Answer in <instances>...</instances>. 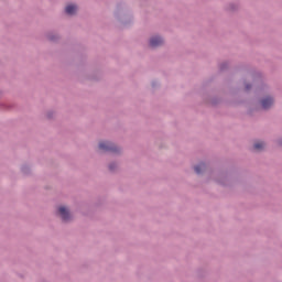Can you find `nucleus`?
<instances>
[{"instance_id":"obj_7","label":"nucleus","mask_w":282,"mask_h":282,"mask_svg":"<svg viewBox=\"0 0 282 282\" xmlns=\"http://www.w3.org/2000/svg\"><path fill=\"white\" fill-rule=\"evenodd\" d=\"M205 169H206V165H205L204 163H200V164H198V165H196V166L194 167L195 173H197L198 175H199V173H202Z\"/></svg>"},{"instance_id":"obj_3","label":"nucleus","mask_w":282,"mask_h":282,"mask_svg":"<svg viewBox=\"0 0 282 282\" xmlns=\"http://www.w3.org/2000/svg\"><path fill=\"white\" fill-rule=\"evenodd\" d=\"M164 41L160 36H154V37H151L150 40L151 47H160V45H162Z\"/></svg>"},{"instance_id":"obj_5","label":"nucleus","mask_w":282,"mask_h":282,"mask_svg":"<svg viewBox=\"0 0 282 282\" xmlns=\"http://www.w3.org/2000/svg\"><path fill=\"white\" fill-rule=\"evenodd\" d=\"M78 10V7H76V4H68L66 8H65V12L66 14H76Z\"/></svg>"},{"instance_id":"obj_9","label":"nucleus","mask_w":282,"mask_h":282,"mask_svg":"<svg viewBox=\"0 0 282 282\" xmlns=\"http://www.w3.org/2000/svg\"><path fill=\"white\" fill-rule=\"evenodd\" d=\"M246 89H250V86H247Z\"/></svg>"},{"instance_id":"obj_1","label":"nucleus","mask_w":282,"mask_h":282,"mask_svg":"<svg viewBox=\"0 0 282 282\" xmlns=\"http://www.w3.org/2000/svg\"><path fill=\"white\" fill-rule=\"evenodd\" d=\"M99 149H100V151H112L113 153H116V151H118V149L116 148V145H113V143H110L107 141L100 142Z\"/></svg>"},{"instance_id":"obj_4","label":"nucleus","mask_w":282,"mask_h":282,"mask_svg":"<svg viewBox=\"0 0 282 282\" xmlns=\"http://www.w3.org/2000/svg\"><path fill=\"white\" fill-rule=\"evenodd\" d=\"M271 105H274V100L272 99V97H267L261 100L262 109H270Z\"/></svg>"},{"instance_id":"obj_2","label":"nucleus","mask_w":282,"mask_h":282,"mask_svg":"<svg viewBox=\"0 0 282 282\" xmlns=\"http://www.w3.org/2000/svg\"><path fill=\"white\" fill-rule=\"evenodd\" d=\"M58 213L64 221H69V219H70L69 210H67V208H65V206H61L58 208Z\"/></svg>"},{"instance_id":"obj_8","label":"nucleus","mask_w":282,"mask_h":282,"mask_svg":"<svg viewBox=\"0 0 282 282\" xmlns=\"http://www.w3.org/2000/svg\"><path fill=\"white\" fill-rule=\"evenodd\" d=\"M110 171H113V166L110 165Z\"/></svg>"},{"instance_id":"obj_6","label":"nucleus","mask_w":282,"mask_h":282,"mask_svg":"<svg viewBox=\"0 0 282 282\" xmlns=\"http://www.w3.org/2000/svg\"><path fill=\"white\" fill-rule=\"evenodd\" d=\"M265 148V143H263L262 141H258L253 144V149L256 151H261Z\"/></svg>"}]
</instances>
